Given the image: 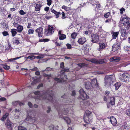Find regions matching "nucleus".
Listing matches in <instances>:
<instances>
[{"label":"nucleus","instance_id":"1","mask_svg":"<svg viewBox=\"0 0 130 130\" xmlns=\"http://www.w3.org/2000/svg\"><path fill=\"white\" fill-rule=\"evenodd\" d=\"M73 106L71 105H68L67 106V108H65L62 110V113L63 114L67 115L69 116H72L71 120L68 117L65 116H62L61 117L63 118L65 122L68 124L70 125L73 124L75 121L76 118V116L73 114Z\"/></svg>","mask_w":130,"mask_h":130},{"label":"nucleus","instance_id":"2","mask_svg":"<svg viewBox=\"0 0 130 130\" xmlns=\"http://www.w3.org/2000/svg\"><path fill=\"white\" fill-rule=\"evenodd\" d=\"M40 92L38 91H37L34 92V94L36 95L35 97V99H46L50 101H52L53 99L52 94H48L45 93L43 95L40 94Z\"/></svg>","mask_w":130,"mask_h":130},{"label":"nucleus","instance_id":"3","mask_svg":"<svg viewBox=\"0 0 130 130\" xmlns=\"http://www.w3.org/2000/svg\"><path fill=\"white\" fill-rule=\"evenodd\" d=\"M84 120L85 122L87 123H90L93 121V117L92 112L88 110L86 111L84 114Z\"/></svg>","mask_w":130,"mask_h":130},{"label":"nucleus","instance_id":"4","mask_svg":"<svg viewBox=\"0 0 130 130\" xmlns=\"http://www.w3.org/2000/svg\"><path fill=\"white\" fill-rule=\"evenodd\" d=\"M33 116V113L32 111H30L28 112L26 120L29 122L28 124H32L36 122V119Z\"/></svg>","mask_w":130,"mask_h":130},{"label":"nucleus","instance_id":"5","mask_svg":"<svg viewBox=\"0 0 130 130\" xmlns=\"http://www.w3.org/2000/svg\"><path fill=\"white\" fill-rule=\"evenodd\" d=\"M114 77L112 75H107L105 77V85L107 86H110L112 84L114 81Z\"/></svg>","mask_w":130,"mask_h":130},{"label":"nucleus","instance_id":"6","mask_svg":"<svg viewBox=\"0 0 130 130\" xmlns=\"http://www.w3.org/2000/svg\"><path fill=\"white\" fill-rule=\"evenodd\" d=\"M129 75L127 73H124L121 75L119 77V79L122 81L126 82L129 79Z\"/></svg>","mask_w":130,"mask_h":130},{"label":"nucleus","instance_id":"7","mask_svg":"<svg viewBox=\"0 0 130 130\" xmlns=\"http://www.w3.org/2000/svg\"><path fill=\"white\" fill-rule=\"evenodd\" d=\"M91 62L92 63L96 64H102L105 63L104 61L105 60V59L100 60H99L94 59H88L87 60Z\"/></svg>","mask_w":130,"mask_h":130},{"label":"nucleus","instance_id":"8","mask_svg":"<svg viewBox=\"0 0 130 130\" xmlns=\"http://www.w3.org/2000/svg\"><path fill=\"white\" fill-rule=\"evenodd\" d=\"M60 78L59 77L55 78V80L58 82H64L65 80V79H67V76L65 74H62L60 76Z\"/></svg>","mask_w":130,"mask_h":130},{"label":"nucleus","instance_id":"9","mask_svg":"<svg viewBox=\"0 0 130 130\" xmlns=\"http://www.w3.org/2000/svg\"><path fill=\"white\" fill-rule=\"evenodd\" d=\"M80 98L83 100H84L88 98V96L86 94L83 89H81L79 91Z\"/></svg>","mask_w":130,"mask_h":130},{"label":"nucleus","instance_id":"10","mask_svg":"<svg viewBox=\"0 0 130 130\" xmlns=\"http://www.w3.org/2000/svg\"><path fill=\"white\" fill-rule=\"evenodd\" d=\"M129 20H120V22L123 24L124 27L127 28H129L130 27V23L129 22Z\"/></svg>","mask_w":130,"mask_h":130},{"label":"nucleus","instance_id":"11","mask_svg":"<svg viewBox=\"0 0 130 130\" xmlns=\"http://www.w3.org/2000/svg\"><path fill=\"white\" fill-rule=\"evenodd\" d=\"M54 32V29L52 27L50 26L48 27L46 30L45 33L47 35L52 34Z\"/></svg>","mask_w":130,"mask_h":130},{"label":"nucleus","instance_id":"12","mask_svg":"<svg viewBox=\"0 0 130 130\" xmlns=\"http://www.w3.org/2000/svg\"><path fill=\"white\" fill-rule=\"evenodd\" d=\"M35 31L37 33L39 37H42L43 36V29L42 27H40L37 29Z\"/></svg>","mask_w":130,"mask_h":130},{"label":"nucleus","instance_id":"13","mask_svg":"<svg viewBox=\"0 0 130 130\" xmlns=\"http://www.w3.org/2000/svg\"><path fill=\"white\" fill-rule=\"evenodd\" d=\"M40 78L41 77H40L38 78L36 76L30 77V79H32L33 80V81L31 83V84L34 85L36 84L37 82L40 81Z\"/></svg>","mask_w":130,"mask_h":130},{"label":"nucleus","instance_id":"14","mask_svg":"<svg viewBox=\"0 0 130 130\" xmlns=\"http://www.w3.org/2000/svg\"><path fill=\"white\" fill-rule=\"evenodd\" d=\"M92 42L94 43L97 42L99 38V35L98 34H93L92 35Z\"/></svg>","mask_w":130,"mask_h":130},{"label":"nucleus","instance_id":"15","mask_svg":"<svg viewBox=\"0 0 130 130\" xmlns=\"http://www.w3.org/2000/svg\"><path fill=\"white\" fill-rule=\"evenodd\" d=\"M86 38L84 37H82L80 38L78 41V43L81 45L83 44L86 41Z\"/></svg>","mask_w":130,"mask_h":130},{"label":"nucleus","instance_id":"16","mask_svg":"<svg viewBox=\"0 0 130 130\" xmlns=\"http://www.w3.org/2000/svg\"><path fill=\"white\" fill-rule=\"evenodd\" d=\"M120 48V46L118 44H116L113 45L112 50L113 51L117 53L119 50Z\"/></svg>","mask_w":130,"mask_h":130},{"label":"nucleus","instance_id":"17","mask_svg":"<svg viewBox=\"0 0 130 130\" xmlns=\"http://www.w3.org/2000/svg\"><path fill=\"white\" fill-rule=\"evenodd\" d=\"M6 126L9 130H12V123L9 120L7 121Z\"/></svg>","mask_w":130,"mask_h":130},{"label":"nucleus","instance_id":"18","mask_svg":"<svg viewBox=\"0 0 130 130\" xmlns=\"http://www.w3.org/2000/svg\"><path fill=\"white\" fill-rule=\"evenodd\" d=\"M85 88L87 89L92 88V86L91 83L89 82H86L85 83Z\"/></svg>","mask_w":130,"mask_h":130},{"label":"nucleus","instance_id":"19","mask_svg":"<svg viewBox=\"0 0 130 130\" xmlns=\"http://www.w3.org/2000/svg\"><path fill=\"white\" fill-rule=\"evenodd\" d=\"M120 32L121 34V36L122 37L127 36V33L126 30L123 28H121L120 30Z\"/></svg>","mask_w":130,"mask_h":130},{"label":"nucleus","instance_id":"20","mask_svg":"<svg viewBox=\"0 0 130 130\" xmlns=\"http://www.w3.org/2000/svg\"><path fill=\"white\" fill-rule=\"evenodd\" d=\"M120 58L119 57H114L110 59L109 60L110 62H117L119 61Z\"/></svg>","mask_w":130,"mask_h":130},{"label":"nucleus","instance_id":"21","mask_svg":"<svg viewBox=\"0 0 130 130\" xmlns=\"http://www.w3.org/2000/svg\"><path fill=\"white\" fill-rule=\"evenodd\" d=\"M59 34V38L61 40H63L66 38V35L63 34H61V31H59L58 32Z\"/></svg>","mask_w":130,"mask_h":130},{"label":"nucleus","instance_id":"22","mask_svg":"<svg viewBox=\"0 0 130 130\" xmlns=\"http://www.w3.org/2000/svg\"><path fill=\"white\" fill-rule=\"evenodd\" d=\"M110 122L113 125H116L117 123V122L116 118L113 117H112L110 118Z\"/></svg>","mask_w":130,"mask_h":130},{"label":"nucleus","instance_id":"23","mask_svg":"<svg viewBox=\"0 0 130 130\" xmlns=\"http://www.w3.org/2000/svg\"><path fill=\"white\" fill-rule=\"evenodd\" d=\"M51 11L56 15V18H58L61 15V13L60 12H57L53 9H51Z\"/></svg>","mask_w":130,"mask_h":130},{"label":"nucleus","instance_id":"24","mask_svg":"<svg viewBox=\"0 0 130 130\" xmlns=\"http://www.w3.org/2000/svg\"><path fill=\"white\" fill-rule=\"evenodd\" d=\"M12 105L14 106H16L17 105H24V103L21 102L19 101H17L13 102L12 103Z\"/></svg>","mask_w":130,"mask_h":130},{"label":"nucleus","instance_id":"25","mask_svg":"<svg viewBox=\"0 0 130 130\" xmlns=\"http://www.w3.org/2000/svg\"><path fill=\"white\" fill-rule=\"evenodd\" d=\"M109 104L112 105H114L115 104V98L113 97H110L109 99Z\"/></svg>","mask_w":130,"mask_h":130},{"label":"nucleus","instance_id":"26","mask_svg":"<svg viewBox=\"0 0 130 130\" xmlns=\"http://www.w3.org/2000/svg\"><path fill=\"white\" fill-rule=\"evenodd\" d=\"M23 27L21 25H19L17 27L16 30L17 32L21 33L23 31Z\"/></svg>","mask_w":130,"mask_h":130},{"label":"nucleus","instance_id":"27","mask_svg":"<svg viewBox=\"0 0 130 130\" xmlns=\"http://www.w3.org/2000/svg\"><path fill=\"white\" fill-rule=\"evenodd\" d=\"M5 50H6L10 51L12 49V47L11 44L8 43L5 46Z\"/></svg>","mask_w":130,"mask_h":130},{"label":"nucleus","instance_id":"28","mask_svg":"<svg viewBox=\"0 0 130 130\" xmlns=\"http://www.w3.org/2000/svg\"><path fill=\"white\" fill-rule=\"evenodd\" d=\"M42 5L41 4H36L35 7V11H39Z\"/></svg>","mask_w":130,"mask_h":130},{"label":"nucleus","instance_id":"29","mask_svg":"<svg viewBox=\"0 0 130 130\" xmlns=\"http://www.w3.org/2000/svg\"><path fill=\"white\" fill-rule=\"evenodd\" d=\"M58 126H54L53 125H50L49 127V128L51 130H57L58 129Z\"/></svg>","mask_w":130,"mask_h":130},{"label":"nucleus","instance_id":"30","mask_svg":"<svg viewBox=\"0 0 130 130\" xmlns=\"http://www.w3.org/2000/svg\"><path fill=\"white\" fill-rule=\"evenodd\" d=\"M99 50L103 49L105 48L106 47L105 44L104 43H101L99 44Z\"/></svg>","mask_w":130,"mask_h":130},{"label":"nucleus","instance_id":"31","mask_svg":"<svg viewBox=\"0 0 130 130\" xmlns=\"http://www.w3.org/2000/svg\"><path fill=\"white\" fill-rule=\"evenodd\" d=\"M17 30L15 29H13L11 30V32L12 34V35L13 37L15 36L17 33Z\"/></svg>","mask_w":130,"mask_h":130},{"label":"nucleus","instance_id":"32","mask_svg":"<svg viewBox=\"0 0 130 130\" xmlns=\"http://www.w3.org/2000/svg\"><path fill=\"white\" fill-rule=\"evenodd\" d=\"M118 32H113L112 33L113 38V39H116V37L118 36L119 34Z\"/></svg>","mask_w":130,"mask_h":130},{"label":"nucleus","instance_id":"33","mask_svg":"<svg viewBox=\"0 0 130 130\" xmlns=\"http://www.w3.org/2000/svg\"><path fill=\"white\" fill-rule=\"evenodd\" d=\"M1 25L2 27L5 29L8 28L7 25L5 23H1Z\"/></svg>","mask_w":130,"mask_h":130},{"label":"nucleus","instance_id":"34","mask_svg":"<svg viewBox=\"0 0 130 130\" xmlns=\"http://www.w3.org/2000/svg\"><path fill=\"white\" fill-rule=\"evenodd\" d=\"M32 71H36L35 72V74L37 75H39L40 74V72L39 71H37L38 69L36 67H34V68L31 69Z\"/></svg>","mask_w":130,"mask_h":130},{"label":"nucleus","instance_id":"35","mask_svg":"<svg viewBox=\"0 0 130 130\" xmlns=\"http://www.w3.org/2000/svg\"><path fill=\"white\" fill-rule=\"evenodd\" d=\"M121 84L120 83V82L116 83V84H115L114 85V86L115 87L116 90H118L120 87L121 86Z\"/></svg>","mask_w":130,"mask_h":130},{"label":"nucleus","instance_id":"36","mask_svg":"<svg viewBox=\"0 0 130 130\" xmlns=\"http://www.w3.org/2000/svg\"><path fill=\"white\" fill-rule=\"evenodd\" d=\"M9 114L8 113H6L3 116V117L1 118V120L2 121H4L5 120L6 118L8 116Z\"/></svg>","mask_w":130,"mask_h":130},{"label":"nucleus","instance_id":"37","mask_svg":"<svg viewBox=\"0 0 130 130\" xmlns=\"http://www.w3.org/2000/svg\"><path fill=\"white\" fill-rule=\"evenodd\" d=\"M13 43L15 45H18L19 43V40L18 39L15 38L14 40Z\"/></svg>","mask_w":130,"mask_h":130},{"label":"nucleus","instance_id":"38","mask_svg":"<svg viewBox=\"0 0 130 130\" xmlns=\"http://www.w3.org/2000/svg\"><path fill=\"white\" fill-rule=\"evenodd\" d=\"M0 65L2 66H3V68L5 70H9L10 68V66L7 65L6 64H1Z\"/></svg>","mask_w":130,"mask_h":130},{"label":"nucleus","instance_id":"39","mask_svg":"<svg viewBox=\"0 0 130 130\" xmlns=\"http://www.w3.org/2000/svg\"><path fill=\"white\" fill-rule=\"evenodd\" d=\"M62 8L64 9L66 11H68L71 9V8L70 7H67L65 5L63 6Z\"/></svg>","mask_w":130,"mask_h":130},{"label":"nucleus","instance_id":"40","mask_svg":"<svg viewBox=\"0 0 130 130\" xmlns=\"http://www.w3.org/2000/svg\"><path fill=\"white\" fill-rule=\"evenodd\" d=\"M23 56H20L19 57H16L15 58H12L9 59L8 60V61H10V62H12L13 61H14L15 60L17 59H19L20 58L22 57Z\"/></svg>","mask_w":130,"mask_h":130},{"label":"nucleus","instance_id":"41","mask_svg":"<svg viewBox=\"0 0 130 130\" xmlns=\"http://www.w3.org/2000/svg\"><path fill=\"white\" fill-rule=\"evenodd\" d=\"M96 118L98 120H100L101 119L100 116H101V114L99 113H95Z\"/></svg>","mask_w":130,"mask_h":130},{"label":"nucleus","instance_id":"42","mask_svg":"<svg viewBox=\"0 0 130 130\" xmlns=\"http://www.w3.org/2000/svg\"><path fill=\"white\" fill-rule=\"evenodd\" d=\"M77 36V34L75 32H74L72 33L71 35V37L72 39H75L76 38Z\"/></svg>","mask_w":130,"mask_h":130},{"label":"nucleus","instance_id":"43","mask_svg":"<svg viewBox=\"0 0 130 130\" xmlns=\"http://www.w3.org/2000/svg\"><path fill=\"white\" fill-rule=\"evenodd\" d=\"M18 130H27L25 127L22 126H19L18 127Z\"/></svg>","mask_w":130,"mask_h":130},{"label":"nucleus","instance_id":"44","mask_svg":"<svg viewBox=\"0 0 130 130\" xmlns=\"http://www.w3.org/2000/svg\"><path fill=\"white\" fill-rule=\"evenodd\" d=\"M49 41V39H41L39 40V42H48Z\"/></svg>","mask_w":130,"mask_h":130},{"label":"nucleus","instance_id":"45","mask_svg":"<svg viewBox=\"0 0 130 130\" xmlns=\"http://www.w3.org/2000/svg\"><path fill=\"white\" fill-rule=\"evenodd\" d=\"M34 32V30L33 29H30L28 30V34L29 35L32 34H33Z\"/></svg>","mask_w":130,"mask_h":130},{"label":"nucleus","instance_id":"46","mask_svg":"<svg viewBox=\"0 0 130 130\" xmlns=\"http://www.w3.org/2000/svg\"><path fill=\"white\" fill-rule=\"evenodd\" d=\"M36 57L34 55H31L28 56V59L30 60H32L35 58Z\"/></svg>","mask_w":130,"mask_h":130},{"label":"nucleus","instance_id":"47","mask_svg":"<svg viewBox=\"0 0 130 130\" xmlns=\"http://www.w3.org/2000/svg\"><path fill=\"white\" fill-rule=\"evenodd\" d=\"M110 12H108L106 13L104 15V17L105 18H108L110 15Z\"/></svg>","mask_w":130,"mask_h":130},{"label":"nucleus","instance_id":"48","mask_svg":"<svg viewBox=\"0 0 130 130\" xmlns=\"http://www.w3.org/2000/svg\"><path fill=\"white\" fill-rule=\"evenodd\" d=\"M15 115L19 117L18 115H19L20 111L16 109L15 110Z\"/></svg>","mask_w":130,"mask_h":130},{"label":"nucleus","instance_id":"49","mask_svg":"<svg viewBox=\"0 0 130 130\" xmlns=\"http://www.w3.org/2000/svg\"><path fill=\"white\" fill-rule=\"evenodd\" d=\"M19 13L20 14L23 15L26 14V13L23 11V10H21L19 11Z\"/></svg>","mask_w":130,"mask_h":130},{"label":"nucleus","instance_id":"50","mask_svg":"<svg viewBox=\"0 0 130 130\" xmlns=\"http://www.w3.org/2000/svg\"><path fill=\"white\" fill-rule=\"evenodd\" d=\"M77 65L80 67V68L86 66V65L85 63H80L77 64Z\"/></svg>","mask_w":130,"mask_h":130},{"label":"nucleus","instance_id":"51","mask_svg":"<svg viewBox=\"0 0 130 130\" xmlns=\"http://www.w3.org/2000/svg\"><path fill=\"white\" fill-rule=\"evenodd\" d=\"M125 19L126 20H129V18L127 16H125L124 17H123L121 20H124Z\"/></svg>","mask_w":130,"mask_h":130},{"label":"nucleus","instance_id":"52","mask_svg":"<svg viewBox=\"0 0 130 130\" xmlns=\"http://www.w3.org/2000/svg\"><path fill=\"white\" fill-rule=\"evenodd\" d=\"M130 49V47L129 46H124V50L126 51H127Z\"/></svg>","mask_w":130,"mask_h":130},{"label":"nucleus","instance_id":"53","mask_svg":"<svg viewBox=\"0 0 130 130\" xmlns=\"http://www.w3.org/2000/svg\"><path fill=\"white\" fill-rule=\"evenodd\" d=\"M52 0H47V4L48 6L52 4Z\"/></svg>","mask_w":130,"mask_h":130},{"label":"nucleus","instance_id":"54","mask_svg":"<svg viewBox=\"0 0 130 130\" xmlns=\"http://www.w3.org/2000/svg\"><path fill=\"white\" fill-rule=\"evenodd\" d=\"M3 35L4 36H6L9 35V34L8 32L7 31H4L2 32Z\"/></svg>","mask_w":130,"mask_h":130},{"label":"nucleus","instance_id":"55","mask_svg":"<svg viewBox=\"0 0 130 130\" xmlns=\"http://www.w3.org/2000/svg\"><path fill=\"white\" fill-rule=\"evenodd\" d=\"M31 23H28V25L27 26V28L28 29L30 28H31Z\"/></svg>","mask_w":130,"mask_h":130},{"label":"nucleus","instance_id":"56","mask_svg":"<svg viewBox=\"0 0 130 130\" xmlns=\"http://www.w3.org/2000/svg\"><path fill=\"white\" fill-rule=\"evenodd\" d=\"M126 114L130 116V109H128L126 110Z\"/></svg>","mask_w":130,"mask_h":130},{"label":"nucleus","instance_id":"57","mask_svg":"<svg viewBox=\"0 0 130 130\" xmlns=\"http://www.w3.org/2000/svg\"><path fill=\"white\" fill-rule=\"evenodd\" d=\"M6 99L4 97H1L0 98V102L6 101Z\"/></svg>","mask_w":130,"mask_h":130},{"label":"nucleus","instance_id":"58","mask_svg":"<svg viewBox=\"0 0 130 130\" xmlns=\"http://www.w3.org/2000/svg\"><path fill=\"white\" fill-rule=\"evenodd\" d=\"M69 70L68 68L64 69L63 70H62L61 71V73H63V71H64V72H68Z\"/></svg>","mask_w":130,"mask_h":130},{"label":"nucleus","instance_id":"59","mask_svg":"<svg viewBox=\"0 0 130 130\" xmlns=\"http://www.w3.org/2000/svg\"><path fill=\"white\" fill-rule=\"evenodd\" d=\"M66 46L68 49H70L72 47L71 45L70 44H66Z\"/></svg>","mask_w":130,"mask_h":130},{"label":"nucleus","instance_id":"60","mask_svg":"<svg viewBox=\"0 0 130 130\" xmlns=\"http://www.w3.org/2000/svg\"><path fill=\"white\" fill-rule=\"evenodd\" d=\"M49 9V8L48 7H46L44 8V10L45 11L47 12Z\"/></svg>","mask_w":130,"mask_h":130},{"label":"nucleus","instance_id":"61","mask_svg":"<svg viewBox=\"0 0 130 130\" xmlns=\"http://www.w3.org/2000/svg\"><path fill=\"white\" fill-rule=\"evenodd\" d=\"M36 58L37 59H41L43 58V55L38 56H36Z\"/></svg>","mask_w":130,"mask_h":130},{"label":"nucleus","instance_id":"62","mask_svg":"<svg viewBox=\"0 0 130 130\" xmlns=\"http://www.w3.org/2000/svg\"><path fill=\"white\" fill-rule=\"evenodd\" d=\"M62 17V18L64 19L66 18L65 14L64 12H62L61 13Z\"/></svg>","mask_w":130,"mask_h":130},{"label":"nucleus","instance_id":"63","mask_svg":"<svg viewBox=\"0 0 130 130\" xmlns=\"http://www.w3.org/2000/svg\"><path fill=\"white\" fill-rule=\"evenodd\" d=\"M13 25L15 27H17L19 25L18 24L14 22L13 24Z\"/></svg>","mask_w":130,"mask_h":130},{"label":"nucleus","instance_id":"64","mask_svg":"<svg viewBox=\"0 0 130 130\" xmlns=\"http://www.w3.org/2000/svg\"><path fill=\"white\" fill-rule=\"evenodd\" d=\"M28 105L29 106L30 108L32 107L33 106L32 103L30 102H28Z\"/></svg>","mask_w":130,"mask_h":130}]
</instances>
